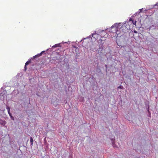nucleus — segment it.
Returning a JSON list of instances; mask_svg holds the SVG:
<instances>
[{
    "label": "nucleus",
    "instance_id": "f257e3e1",
    "mask_svg": "<svg viewBox=\"0 0 158 158\" xmlns=\"http://www.w3.org/2000/svg\"><path fill=\"white\" fill-rule=\"evenodd\" d=\"M119 29L118 24L116 23L111 26L110 31L112 33H115L117 34H118L119 33H118V30Z\"/></svg>",
    "mask_w": 158,
    "mask_h": 158
},
{
    "label": "nucleus",
    "instance_id": "f03ea898",
    "mask_svg": "<svg viewBox=\"0 0 158 158\" xmlns=\"http://www.w3.org/2000/svg\"><path fill=\"white\" fill-rule=\"evenodd\" d=\"M44 51H43L41 52L39 54H38L37 55H35V56H34L33 57V58L35 59L36 57H39L41 56L42 54L44 52Z\"/></svg>",
    "mask_w": 158,
    "mask_h": 158
},
{
    "label": "nucleus",
    "instance_id": "7ed1b4c3",
    "mask_svg": "<svg viewBox=\"0 0 158 158\" xmlns=\"http://www.w3.org/2000/svg\"><path fill=\"white\" fill-rule=\"evenodd\" d=\"M98 35L96 33L93 34H92V37L95 38V40H97L98 39Z\"/></svg>",
    "mask_w": 158,
    "mask_h": 158
},
{
    "label": "nucleus",
    "instance_id": "20e7f679",
    "mask_svg": "<svg viewBox=\"0 0 158 158\" xmlns=\"http://www.w3.org/2000/svg\"><path fill=\"white\" fill-rule=\"evenodd\" d=\"M0 123L3 126H4L6 124V122L5 121L0 119Z\"/></svg>",
    "mask_w": 158,
    "mask_h": 158
},
{
    "label": "nucleus",
    "instance_id": "39448f33",
    "mask_svg": "<svg viewBox=\"0 0 158 158\" xmlns=\"http://www.w3.org/2000/svg\"><path fill=\"white\" fill-rule=\"evenodd\" d=\"M129 21H131L134 25H135L136 23V21L133 20V19L131 18H130L129 19Z\"/></svg>",
    "mask_w": 158,
    "mask_h": 158
},
{
    "label": "nucleus",
    "instance_id": "423d86ee",
    "mask_svg": "<svg viewBox=\"0 0 158 158\" xmlns=\"http://www.w3.org/2000/svg\"><path fill=\"white\" fill-rule=\"evenodd\" d=\"M30 143H31V145H32L33 143V138L32 137H31L30 138Z\"/></svg>",
    "mask_w": 158,
    "mask_h": 158
},
{
    "label": "nucleus",
    "instance_id": "0eeeda50",
    "mask_svg": "<svg viewBox=\"0 0 158 158\" xmlns=\"http://www.w3.org/2000/svg\"><path fill=\"white\" fill-rule=\"evenodd\" d=\"M31 60H28L26 63H25V64H26V65H28L29 63H31Z\"/></svg>",
    "mask_w": 158,
    "mask_h": 158
},
{
    "label": "nucleus",
    "instance_id": "6e6552de",
    "mask_svg": "<svg viewBox=\"0 0 158 158\" xmlns=\"http://www.w3.org/2000/svg\"><path fill=\"white\" fill-rule=\"evenodd\" d=\"M60 46V44H55L53 47H57Z\"/></svg>",
    "mask_w": 158,
    "mask_h": 158
},
{
    "label": "nucleus",
    "instance_id": "1a4fd4ad",
    "mask_svg": "<svg viewBox=\"0 0 158 158\" xmlns=\"http://www.w3.org/2000/svg\"><path fill=\"white\" fill-rule=\"evenodd\" d=\"M7 110L8 112H9L10 111V109L9 107H7Z\"/></svg>",
    "mask_w": 158,
    "mask_h": 158
},
{
    "label": "nucleus",
    "instance_id": "9d476101",
    "mask_svg": "<svg viewBox=\"0 0 158 158\" xmlns=\"http://www.w3.org/2000/svg\"><path fill=\"white\" fill-rule=\"evenodd\" d=\"M118 88H120L121 89H123V87L121 85H120L118 87Z\"/></svg>",
    "mask_w": 158,
    "mask_h": 158
},
{
    "label": "nucleus",
    "instance_id": "9b49d317",
    "mask_svg": "<svg viewBox=\"0 0 158 158\" xmlns=\"http://www.w3.org/2000/svg\"><path fill=\"white\" fill-rule=\"evenodd\" d=\"M27 65H26V64L25 65V67H24V70L25 71H26L27 70Z\"/></svg>",
    "mask_w": 158,
    "mask_h": 158
},
{
    "label": "nucleus",
    "instance_id": "f8f14e48",
    "mask_svg": "<svg viewBox=\"0 0 158 158\" xmlns=\"http://www.w3.org/2000/svg\"><path fill=\"white\" fill-rule=\"evenodd\" d=\"M8 113L10 116H11V114L10 113V111L8 112Z\"/></svg>",
    "mask_w": 158,
    "mask_h": 158
},
{
    "label": "nucleus",
    "instance_id": "ddd939ff",
    "mask_svg": "<svg viewBox=\"0 0 158 158\" xmlns=\"http://www.w3.org/2000/svg\"><path fill=\"white\" fill-rule=\"evenodd\" d=\"M11 118L13 120H14V118L12 116H10Z\"/></svg>",
    "mask_w": 158,
    "mask_h": 158
},
{
    "label": "nucleus",
    "instance_id": "4468645a",
    "mask_svg": "<svg viewBox=\"0 0 158 158\" xmlns=\"http://www.w3.org/2000/svg\"><path fill=\"white\" fill-rule=\"evenodd\" d=\"M134 33H137V31H135V30H134Z\"/></svg>",
    "mask_w": 158,
    "mask_h": 158
},
{
    "label": "nucleus",
    "instance_id": "2eb2a0df",
    "mask_svg": "<svg viewBox=\"0 0 158 158\" xmlns=\"http://www.w3.org/2000/svg\"><path fill=\"white\" fill-rule=\"evenodd\" d=\"M143 9H139L140 12H141L142 11Z\"/></svg>",
    "mask_w": 158,
    "mask_h": 158
}]
</instances>
